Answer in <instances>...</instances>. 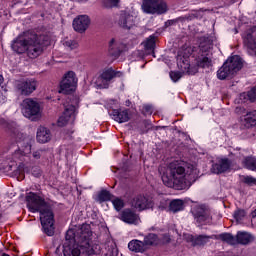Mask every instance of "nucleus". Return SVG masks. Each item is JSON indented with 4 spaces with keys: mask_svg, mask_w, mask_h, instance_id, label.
I'll list each match as a JSON object with an SVG mask.
<instances>
[{
    "mask_svg": "<svg viewBox=\"0 0 256 256\" xmlns=\"http://www.w3.org/2000/svg\"><path fill=\"white\" fill-rule=\"evenodd\" d=\"M147 111H149V106H146Z\"/></svg>",
    "mask_w": 256,
    "mask_h": 256,
    "instance_id": "8fccbe9b",
    "label": "nucleus"
},
{
    "mask_svg": "<svg viewBox=\"0 0 256 256\" xmlns=\"http://www.w3.org/2000/svg\"><path fill=\"white\" fill-rule=\"evenodd\" d=\"M132 207L138 209V211H145V209L153 207V202L143 195H138L133 199Z\"/></svg>",
    "mask_w": 256,
    "mask_h": 256,
    "instance_id": "dca6fc26",
    "label": "nucleus"
},
{
    "mask_svg": "<svg viewBox=\"0 0 256 256\" xmlns=\"http://www.w3.org/2000/svg\"><path fill=\"white\" fill-rule=\"evenodd\" d=\"M252 217H256V209L252 212Z\"/></svg>",
    "mask_w": 256,
    "mask_h": 256,
    "instance_id": "09e8293b",
    "label": "nucleus"
},
{
    "mask_svg": "<svg viewBox=\"0 0 256 256\" xmlns=\"http://www.w3.org/2000/svg\"><path fill=\"white\" fill-rule=\"evenodd\" d=\"M12 50L18 55L26 53L30 59H37L45 49L43 36L32 31L23 32L18 35L11 44Z\"/></svg>",
    "mask_w": 256,
    "mask_h": 256,
    "instance_id": "20e7f679",
    "label": "nucleus"
},
{
    "mask_svg": "<svg viewBox=\"0 0 256 256\" xmlns=\"http://www.w3.org/2000/svg\"><path fill=\"white\" fill-rule=\"evenodd\" d=\"M0 127H2L3 129H7L8 131H13L16 129L17 123H15L14 121H7L3 118H0Z\"/></svg>",
    "mask_w": 256,
    "mask_h": 256,
    "instance_id": "c85d7f7f",
    "label": "nucleus"
},
{
    "mask_svg": "<svg viewBox=\"0 0 256 256\" xmlns=\"http://www.w3.org/2000/svg\"><path fill=\"white\" fill-rule=\"evenodd\" d=\"M248 99H250V101H255L256 100V89L252 88L249 92H248Z\"/></svg>",
    "mask_w": 256,
    "mask_h": 256,
    "instance_id": "37998d69",
    "label": "nucleus"
},
{
    "mask_svg": "<svg viewBox=\"0 0 256 256\" xmlns=\"http://www.w3.org/2000/svg\"><path fill=\"white\" fill-rule=\"evenodd\" d=\"M121 219L124 221V223H128L130 225H139V216L135 214V212L127 209L124 210L121 214Z\"/></svg>",
    "mask_w": 256,
    "mask_h": 256,
    "instance_id": "aec40b11",
    "label": "nucleus"
},
{
    "mask_svg": "<svg viewBox=\"0 0 256 256\" xmlns=\"http://www.w3.org/2000/svg\"><path fill=\"white\" fill-rule=\"evenodd\" d=\"M21 111L27 119H35L41 115V105L32 98H26L21 103Z\"/></svg>",
    "mask_w": 256,
    "mask_h": 256,
    "instance_id": "6e6552de",
    "label": "nucleus"
},
{
    "mask_svg": "<svg viewBox=\"0 0 256 256\" xmlns=\"http://www.w3.org/2000/svg\"><path fill=\"white\" fill-rule=\"evenodd\" d=\"M36 171H37V172H36V173L33 172L32 175H34L35 177H39V175H41V172H40V170L37 169V168H36Z\"/></svg>",
    "mask_w": 256,
    "mask_h": 256,
    "instance_id": "49530a36",
    "label": "nucleus"
},
{
    "mask_svg": "<svg viewBox=\"0 0 256 256\" xmlns=\"http://www.w3.org/2000/svg\"><path fill=\"white\" fill-rule=\"evenodd\" d=\"M98 201H111V193L107 190H103L98 194Z\"/></svg>",
    "mask_w": 256,
    "mask_h": 256,
    "instance_id": "c9c22d12",
    "label": "nucleus"
},
{
    "mask_svg": "<svg viewBox=\"0 0 256 256\" xmlns=\"http://www.w3.org/2000/svg\"><path fill=\"white\" fill-rule=\"evenodd\" d=\"M244 183L247 185H256V178L252 176H245L243 178Z\"/></svg>",
    "mask_w": 256,
    "mask_h": 256,
    "instance_id": "79ce46f5",
    "label": "nucleus"
},
{
    "mask_svg": "<svg viewBox=\"0 0 256 256\" xmlns=\"http://www.w3.org/2000/svg\"><path fill=\"white\" fill-rule=\"evenodd\" d=\"M187 241L192 243V245H206V243H209L211 239H213V236H207V235H199V236H193L188 235L186 237Z\"/></svg>",
    "mask_w": 256,
    "mask_h": 256,
    "instance_id": "4be33fe9",
    "label": "nucleus"
},
{
    "mask_svg": "<svg viewBox=\"0 0 256 256\" xmlns=\"http://www.w3.org/2000/svg\"><path fill=\"white\" fill-rule=\"evenodd\" d=\"M199 178L197 165L174 161L162 170V181L166 187L183 191L189 189Z\"/></svg>",
    "mask_w": 256,
    "mask_h": 256,
    "instance_id": "f257e3e1",
    "label": "nucleus"
},
{
    "mask_svg": "<svg viewBox=\"0 0 256 256\" xmlns=\"http://www.w3.org/2000/svg\"><path fill=\"white\" fill-rule=\"evenodd\" d=\"M244 44L248 49H251L252 51L256 49V41L253 39L252 34H247L246 37L244 38Z\"/></svg>",
    "mask_w": 256,
    "mask_h": 256,
    "instance_id": "7c9ffc66",
    "label": "nucleus"
},
{
    "mask_svg": "<svg viewBox=\"0 0 256 256\" xmlns=\"http://www.w3.org/2000/svg\"><path fill=\"white\" fill-rule=\"evenodd\" d=\"M112 205L116 209V211H121L123 207H125V202L120 198H115L112 200Z\"/></svg>",
    "mask_w": 256,
    "mask_h": 256,
    "instance_id": "e433bc0d",
    "label": "nucleus"
},
{
    "mask_svg": "<svg viewBox=\"0 0 256 256\" xmlns=\"http://www.w3.org/2000/svg\"><path fill=\"white\" fill-rule=\"evenodd\" d=\"M241 127L244 129H251L256 126V110L247 112L240 118Z\"/></svg>",
    "mask_w": 256,
    "mask_h": 256,
    "instance_id": "a211bd4d",
    "label": "nucleus"
},
{
    "mask_svg": "<svg viewBox=\"0 0 256 256\" xmlns=\"http://www.w3.org/2000/svg\"><path fill=\"white\" fill-rule=\"evenodd\" d=\"M91 226L83 224L76 230L69 229L66 232V241L64 243V256H93L95 255V246L91 245Z\"/></svg>",
    "mask_w": 256,
    "mask_h": 256,
    "instance_id": "f03ea898",
    "label": "nucleus"
},
{
    "mask_svg": "<svg viewBox=\"0 0 256 256\" xmlns=\"http://www.w3.org/2000/svg\"><path fill=\"white\" fill-rule=\"evenodd\" d=\"M184 69H185L186 73H188V75H195V73H197L196 70L195 71H191V68H190L189 64H186L184 66Z\"/></svg>",
    "mask_w": 256,
    "mask_h": 256,
    "instance_id": "c03bdc74",
    "label": "nucleus"
},
{
    "mask_svg": "<svg viewBox=\"0 0 256 256\" xmlns=\"http://www.w3.org/2000/svg\"><path fill=\"white\" fill-rule=\"evenodd\" d=\"M43 153H45L44 149L35 150L32 153V157H33V159L39 160L43 156Z\"/></svg>",
    "mask_w": 256,
    "mask_h": 256,
    "instance_id": "a19ab883",
    "label": "nucleus"
},
{
    "mask_svg": "<svg viewBox=\"0 0 256 256\" xmlns=\"http://www.w3.org/2000/svg\"><path fill=\"white\" fill-rule=\"evenodd\" d=\"M75 111V106L64 104V112L57 121L58 127H65L67 123H73L75 121Z\"/></svg>",
    "mask_w": 256,
    "mask_h": 256,
    "instance_id": "ddd939ff",
    "label": "nucleus"
},
{
    "mask_svg": "<svg viewBox=\"0 0 256 256\" xmlns=\"http://www.w3.org/2000/svg\"><path fill=\"white\" fill-rule=\"evenodd\" d=\"M117 73L112 69H108L102 72V74L97 78L96 85L99 89H107L109 87V81L116 77Z\"/></svg>",
    "mask_w": 256,
    "mask_h": 256,
    "instance_id": "4468645a",
    "label": "nucleus"
},
{
    "mask_svg": "<svg viewBox=\"0 0 256 256\" xmlns=\"http://www.w3.org/2000/svg\"><path fill=\"white\" fill-rule=\"evenodd\" d=\"M247 213L243 209H238L234 212V219L237 221V223H240V221H243L245 219V216Z\"/></svg>",
    "mask_w": 256,
    "mask_h": 256,
    "instance_id": "72a5a7b5",
    "label": "nucleus"
},
{
    "mask_svg": "<svg viewBox=\"0 0 256 256\" xmlns=\"http://www.w3.org/2000/svg\"><path fill=\"white\" fill-rule=\"evenodd\" d=\"M102 4L107 8L117 7L119 5V0H102Z\"/></svg>",
    "mask_w": 256,
    "mask_h": 256,
    "instance_id": "4c0bfd02",
    "label": "nucleus"
},
{
    "mask_svg": "<svg viewBox=\"0 0 256 256\" xmlns=\"http://www.w3.org/2000/svg\"><path fill=\"white\" fill-rule=\"evenodd\" d=\"M144 245L146 249H149L150 245H157V235L156 234H149L144 238Z\"/></svg>",
    "mask_w": 256,
    "mask_h": 256,
    "instance_id": "c756f323",
    "label": "nucleus"
},
{
    "mask_svg": "<svg viewBox=\"0 0 256 256\" xmlns=\"http://www.w3.org/2000/svg\"><path fill=\"white\" fill-rule=\"evenodd\" d=\"M3 81H4L3 75H0V89H1V87H3V86H1V85H3Z\"/></svg>",
    "mask_w": 256,
    "mask_h": 256,
    "instance_id": "de8ad7c7",
    "label": "nucleus"
},
{
    "mask_svg": "<svg viewBox=\"0 0 256 256\" xmlns=\"http://www.w3.org/2000/svg\"><path fill=\"white\" fill-rule=\"evenodd\" d=\"M7 103V88L2 86L0 88V105Z\"/></svg>",
    "mask_w": 256,
    "mask_h": 256,
    "instance_id": "58836bf2",
    "label": "nucleus"
},
{
    "mask_svg": "<svg viewBox=\"0 0 256 256\" xmlns=\"http://www.w3.org/2000/svg\"><path fill=\"white\" fill-rule=\"evenodd\" d=\"M90 23H91V20L89 19V16L81 15L74 19L73 28L78 33H85V31H87Z\"/></svg>",
    "mask_w": 256,
    "mask_h": 256,
    "instance_id": "f3484780",
    "label": "nucleus"
},
{
    "mask_svg": "<svg viewBox=\"0 0 256 256\" xmlns=\"http://www.w3.org/2000/svg\"><path fill=\"white\" fill-rule=\"evenodd\" d=\"M19 147L20 149V153H22V155H30L31 154V138L29 137H25L23 139V141H19Z\"/></svg>",
    "mask_w": 256,
    "mask_h": 256,
    "instance_id": "a878e982",
    "label": "nucleus"
},
{
    "mask_svg": "<svg viewBox=\"0 0 256 256\" xmlns=\"http://www.w3.org/2000/svg\"><path fill=\"white\" fill-rule=\"evenodd\" d=\"M128 249L134 253H145V251H147V246H145L144 241L131 240L128 243Z\"/></svg>",
    "mask_w": 256,
    "mask_h": 256,
    "instance_id": "b1692460",
    "label": "nucleus"
},
{
    "mask_svg": "<svg viewBox=\"0 0 256 256\" xmlns=\"http://www.w3.org/2000/svg\"><path fill=\"white\" fill-rule=\"evenodd\" d=\"M194 220L198 225H209L212 221L211 211L204 205L196 206L192 209Z\"/></svg>",
    "mask_w": 256,
    "mask_h": 256,
    "instance_id": "9b49d317",
    "label": "nucleus"
},
{
    "mask_svg": "<svg viewBox=\"0 0 256 256\" xmlns=\"http://www.w3.org/2000/svg\"><path fill=\"white\" fill-rule=\"evenodd\" d=\"M144 47L146 51H153L155 49V37L150 36L145 42Z\"/></svg>",
    "mask_w": 256,
    "mask_h": 256,
    "instance_id": "473e14b6",
    "label": "nucleus"
},
{
    "mask_svg": "<svg viewBox=\"0 0 256 256\" xmlns=\"http://www.w3.org/2000/svg\"><path fill=\"white\" fill-rule=\"evenodd\" d=\"M64 47H67L70 51L73 49H77L79 47V43L75 40H65L63 42Z\"/></svg>",
    "mask_w": 256,
    "mask_h": 256,
    "instance_id": "f704fd0d",
    "label": "nucleus"
},
{
    "mask_svg": "<svg viewBox=\"0 0 256 256\" xmlns=\"http://www.w3.org/2000/svg\"><path fill=\"white\" fill-rule=\"evenodd\" d=\"M117 25L120 26L121 29L129 31L130 29L137 27V16L122 12L117 20Z\"/></svg>",
    "mask_w": 256,
    "mask_h": 256,
    "instance_id": "f8f14e48",
    "label": "nucleus"
},
{
    "mask_svg": "<svg viewBox=\"0 0 256 256\" xmlns=\"http://www.w3.org/2000/svg\"><path fill=\"white\" fill-rule=\"evenodd\" d=\"M185 203L181 199L172 200L169 204V209L172 213H178V211H183Z\"/></svg>",
    "mask_w": 256,
    "mask_h": 256,
    "instance_id": "bb28decb",
    "label": "nucleus"
},
{
    "mask_svg": "<svg viewBox=\"0 0 256 256\" xmlns=\"http://www.w3.org/2000/svg\"><path fill=\"white\" fill-rule=\"evenodd\" d=\"M255 241V237L248 232H238L236 235V245L239 243L240 245H249Z\"/></svg>",
    "mask_w": 256,
    "mask_h": 256,
    "instance_id": "393cba45",
    "label": "nucleus"
},
{
    "mask_svg": "<svg viewBox=\"0 0 256 256\" xmlns=\"http://www.w3.org/2000/svg\"><path fill=\"white\" fill-rule=\"evenodd\" d=\"M38 143H49L51 141V130L43 126L39 127L36 134Z\"/></svg>",
    "mask_w": 256,
    "mask_h": 256,
    "instance_id": "412c9836",
    "label": "nucleus"
},
{
    "mask_svg": "<svg viewBox=\"0 0 256 256\" xmlns=\"http://www.w3.org/2000/svg\"><path fill=\"white\" fill-rule=\"evenodd\" d=\"M183 77V73L181 72H170V79L174 82L177 83L179 79Z\"/></svg>",
    "mask_w": 256,
    "mask_h": 256,
    "instance_id": "ea45409f",
    "label": "nucleus"
},
{
    "mask_svg": "<svg viewBox=\"0 0 256 256\" xmlns=\"http://www.w3.org/2000/svg\"><path fill=\"white\" fill-rule=\"evenodd\" d=\"M236 113H240V114H243L245 113V108H236Z\"/></svg>",
    "mask_w": 256,
    "mask_h": 256,
    "instance_id": "a18cd8bd",
    "label": "nucleus"
},
{
    "mask_svg": "<svg viewBox=\"0 0 256 256\" xmlns=\"http://www.w3.org/2000/svg\"><path fill=\"white\" fill-rule=\"evenodd\" d=\"M141 9L146 15H163L168 7L164 0H143Z\"/></svg>",
    "mask_w": 256,
    "mask_h": 256,
    "instance_id": "0eeeda50",
    "label": "nucleus"
},
{
    "mask_svg": "<svg viewBox=\"0 0 256 256\" xmlns=\"http://www.w3.org/2000/svg\"><path fill=\"white\" fill-rule=\"evenodd\" d=\"M243 67V60H241L240 56H232L228 58L222 67L217 71V78L220 81L227 79V77H231V75H235L238 71H241Z\"/></svg>",
    "mask_w": 256,
    "mask_h": 256,
    "instance_id": "39448f33",
    "label": "nucleus"
},
{
    "mask_svg": "<svg viewBox=\"0 0 256 256\" xmlns=\"http://www.w3.org/2000/svg\"><path fill=\"white\" fill-rule=\"evenodd\" d=\"M231 169V160L228 158H218L216 163L212 165L211 171L216 175L225 173Z\"/></svg>",
    "mask_w": 256,
    "mask_h": 256,
    "instance_id": "2eb2a0df",
    "label": "nucleus"
},
{
    "mask_svg": "<svg viewBox=\"0 0 256 256\" xmlns=\"http://www.w3.org/2000/svg\"><path fill=\"white\" fill-rule=\"evenodd\" d=\"M112 119L117 123H127L129 121V111L127 109L124 110H113L112 111Z\"/></svg>",
    "mask_w": 256,
    "mask_h": 256,
    "instance_id": "5701e85b",
    "label": "nucleus"
},
{
    "mask_svg": "<svg viewBox=\"0 0 256 256\" xmlns=\"http://www.w3.org/2000/svg\"><path fill=\"white\" fill-rule=\"evenodd\" d=\"M26 203L31 213L40 214V221L44 233H46L48 237H53V235H55V227L53 226L55 223V215L53 214L51 205L45 202V199L41 196L33 192L26 195Z\"/></svg>",
    "mask_w": 256,
    "mask_h": 256,
    "instance_id": "7ed1b4c3",
    "label": "nucleus"
},
{
    "mask_svg": "<svg viewBox=\"0 0 256 256\" xmlns=\"http://www.w3.org/2000/svg\"><path fill=\"white\" fill-rule=\"evenodd\" d=\"M77 75L75 72L69 71L66 73L60 83L59 93H63L64 95H69V93H73L75 89H77Z\"/></svg>",
    "mask_w": 256,
    "mask_h": 256,
    "instance_id": "9d476101",
    "label": "nucleus"
},
{
    "mask_svg": "<svg viewBox=\"0 0 256 256\" xmlns=\"http://www.w3.org/2000/svg\"><path fill=\"white\" fill-rule=\"evenodd\" d=\"M218 239L228 243V245H237V238H235L231 233H222L218 236Z\"/></svg>",
    "mask_w": 256,
    "mask_h": 256,
    "instance_id": "cd10ccee",
    "label": "nucleus"
},
{
    "mask_svg": "<svg viewBox=\"0 0 256 256\" xmlns=\"http://www.w3.org/2000/svg\"><path fill=\"white\" fill-rule=\"evenodd\" d=\"M14 87L19 95H23L24 97H29L31 93L37 90V80L31 79H22L16 80L14 82Z\"/></svg>",
    "mask_w": 256,
    "mask_h": 256,
    "instance_id": "1a4fd4ad",
    "label": "nucleus"
},
{
    "mask_svg": "<svg viewBox=\"0 0 256 256\" xmlns=\"http://www.w3.org/2000/svg\"><path fill=\"white\" fill-rule=\"evenodd\" d=\"M244 165L246 169H249L250 171H256V158H253V157L245 158Z\"/></svg>",
    "mask_w": 256,
    "mask_h": 256,
    "instance_id": "2f4dec72",
    "label": "nucleus"
},
{
    "mask_svg": "<svg viewBox=\"0 0 256 256\" xmlns=\"http://www.w3.org/2000/svg\"><path fill=\"white\" fill-rule=\"evenodd\" d=\"M213 48V42L209 40V38L202 37L200 38L199 49L200 53H204L196 59V63L198 67H202V69H207L213 65V61L211 60V56H209V51Z\"/></svg>",
    "mask_w": 256,
    "mask_h": 256,
    "instance_id": "423d86ee",
    "label": "nucleus"
},
{
    "mask_svg": "<svg viewBox=\"0 0 256 256\" xmlns=\"http://www.w3.org/2000/svg\"><path fill=\"white\" fill-rule=\"evenodd\" d=\"M123 47V43L112 38L108 44V53L112 55V57H119V55H121V51H123Z\"/></svg>",
    "mask_w": 256,
    "mask_h": 256,
    "instance_id": "6ab92c4d",
    "label": "nucleus"
}]
</instances>
